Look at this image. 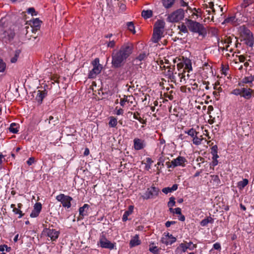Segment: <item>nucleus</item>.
I'll use <instances>...</instances> for the list:
<instances>
[{"mask_svg": "<svg viewBox=\"0 0 254 254\" xmlns=\"http://www.w3.org/2000/svg\"><path fill=\"white\" fill-rule=\"evenodd\" d=\"M19 54H20V51H16L15 52L14 57H13L12 58H11V62L12 63H15L17 61V58L19 56Z\"/></svg>", "mask_w": 254, "mask_h": 254, "instance_id": "obj_49", "label": "nucleus"}, {"mask_svg": "<svg viewBox=\"0 0 254 254\" xmlns=\"http://www.w3.org/2000/svg\"><path fill=\"white\" fill-rule=\"evenodd\" d=\"M26 162L29 166H30L35 162V159L34 157H30L28 159Z\"/></svg>", "mask_w": 254, "mask_h": 254, "instance_id": "obj_56", "label": "nucleus"}, {"mask_svg": "<svg viewBox=\"0 0 254 254\" xmlns=\"http://www.w3.org/2000/svg\"><path fill=\"white\" fill-rule=\"evenodd\" d=\"M11 208H12V211L15 214H18V218H20L23 216L24 214L22 213V211L20 210L19 208H17L15 207V205L14 204H12L10 205Z\"/></svg>", "mask_w": 254, "mask_h": 254, "instance_id": "obj_25", "label": "nucleus"}, {"mask_svg": "<svg viewBox=\"0 0 254 254\" xmlns=\"http://www.w3.org/2000/svg\"><path fill=\"white\" fill-rule=\"evenodd\" d=\"M92 64L93 66L100 67H102V65L99 63V59L98 58H96L92 63Z\"/></svg>", "mask_w": 254, "mask_h": 254, "instance_id": "obj_47", "label": "nucleus"}, {"mask_svg": "<svg viewBox=\"0 0 254 254\" xmlns=\"http://www.w3.org/2000/svg\"><path fill=\"white\" fill-rule=\"evenodd\" d=\"M251 76L245 77L243 79L242 82L244 83H251L253 82Z\"/></svg>", "mask_w": 254, "mask_h": 254, "instance_id": "obj_48", "label": "nucleus"}, {"mask_svg": "<svg viewBox=\"0 0 254 254\" xmlns=\"http://www.w3.org/2000/svg\"><path fill=\"white\" fill-rule=\"evenodd\" d=\"M27 12L29 14H31L32 16L37 15V12L33 7L29 8L27 9Z\"/></svg>", "mask_w": 254, "mask_h": 254, "instance_id": "obj_52", "label": "nucleus"}, {"mask_svg": "<svg viewBox=\"0 0 254 254\" xmlns=\"http://www.w3.org/2000/svg\"><path fill=\"white\" fill-rule=\"evenodd\" d=\"M97 245L103 249L113 250L115 247V243H113L109 241L103 233L100 235Z\"/></svg>", "mask_w": 254, "mask_h": 254, "instance_id": "obj_4", "label": "nucleus"}, {"mask_svg": "<svg viewBox=\"0 0 254 254\" xmlns=\"http://www.w3.org/2000/svg\"><path fill=\"white\" fill-rule=\"evenodd\" d=\"M208 7L212 10L213 12H215V9H214V3L212 2H210L208 3Z\"/></svg>", "mask_w": 254, "mask_h": 254, "instance_id": "obj_59", "label": "nucleus"}, {"mask_svg": "<svg viewBox=\"0 0 254 254\" xmlns=\"http://www.w3.org/2000/svg\"><path fill=\"white\" fill-rule=\"evenodd\" d=\"M175 223V221H167L165 223V226L166 227H169L172 224H174Z\"/></svg>", "mask_w": 254, "mask_h": 254, "instance_id": "obj_62", "label": "nucleus"}, {"mask_svg": "<svg viewBox=\"0 0 254 254\" xmlns=\"http://www.w3.org/2000/svg\"><path fill=\"white\" fill-rule=\"evenodd\" d=\"M206 12H207V13L205 14V16H207V17H206L207 18H208L209 19H211V20H212L213 18V16L212 15L211 16V17H210L209 16V15H210V10H206Z\"/></svg>", "mask_w": 254, "mask_h": 254, "instance_id": "obj_58", "label": "nucleus"}, {"mask_svg": "<svg viewBox=\"0 0 254 254\" xmlns=\"http://www.w3.org/2000/svg\"><path fill=\"white\" fill-rule=\"evenodd\" d=\"M133 147L135 150H139L143 149L146 145L145 140L137 137L133 139Z\"/></svg>", "mask_w": 254, "mask_h": 254, "instance_id": "obj_10", "label": "nucleus"}, {"mask_svg": "<svg viewBox=\"0 0 254 254\" xmlns=\"http://www.w3.org/2000/svg\"><path fill=\"white\" fill-rule=\"evenodd\" d=\"M134 206L133 205H129L127 211H126L123 216L122 220L125 222L128 219V216L133 212Z\"/></svg>", "mask_w": 254, "mask_h": 254, "instance_id": "obj_22", "label": "nucleus"}, {"mask_svg": "<svg viewBox=\"0 0 254 254\" xmlns=\"http://www.w3.org/2000/svg\"><path fill=\"white\" fill-rule=\"evenodd\" d=\"M175 198L174 197H171L169 198V201L168 202V206L169 208H173L172 207L175 205Z\"/></svg>", "mask_w": 254, "mask_h": 254, "instance_id": "obj_40", "label": "nucleus"}, {"mask_svg": "<svg viewBox=\"0 0 254 254\" xmlns=\"http://www.w3.org/2000/svg\"><path fill=\"white\" fill-rule=\"evenodd\" d=\"M242 88L241 89H235L233 90L231 93L235 95H242Z\"/></svg>", "mask_w": 254, "mask_h": 254, "instance_id": "obj_50", "label": "nucleus"}, {"mask_svg": "<svg viewBox=\"0 0 254 254\" xmlns=\"http://www.w3.org/2000/svg\"><path fill=\"white\" fill-rule=\"evenodd\" d=\"M217 153V146L216 145H214L211 148V154H213L214 153Z\"/></svg>", "mask_w": 254, "mask_h": 254, "instance_id": "obj_60", "label": "nucleus"}, {"mask_svg": "<svg viewBox=\"0 0 254 254\" xmlns=\"http://www.w3.org/2000/svg\"><path fill=\"white\" fill-rule=\"evenodd\" d=\"M211 182L213 183V185L215 186H218L220 184V180L217 175H211Z\"/></svg>", "mask_w": 254, "mask_h": 254, "instance_id": "obj_28", "label": "nucleus"}, {"mask_svg": "<svg viewBox=\"0 0 254 254\" xmlns=\"http://www.w3.org/2000/svg\"><path fill=\"white\" fill-rule=\"evenodd\" d=\"M115 114L117 115H123L124 112V110L122 108H118V107H116L114 110Z\"/></svg>", "mask_w": 254, "mask_h": 254, "instance_id": "obj_45", "label": "nucleus"}, {"mask_svg": "<svg viewBox=\"0 0 254 254\" xmlns=\"http://www.w3.org/2000/svg\"><path fill=\"white\" fill-rule=\"evenodd\" d=\"M253 2V0H243V2L242 4V6L244 7H247Z\"/></svg>", "mask_w": 254, "mask_h": 254, "instance_id": "obj_46", "label": "nucleus"}, {"mask_svg": "<svg viewBox=\"0 0 254 254\" xmlns=\"http://www.w3.org/2000/svg\"><path fill=\"white\" fill-rule=\"evenodd\" d=\"M141 244V240L139 239L138 235H135L131 237V239L129 241V247L130 248H133L138 246Z\"/></svg>", "mask_w": 254, "mask_h": 254, "instance_id": "obj_14", "label": "nucleus"}, {"mask_svg": "<svg viewBox=\"0 0 254 254\" xmlns=\"http://www.w3.org/2000/svg\"><path fill=\"white\" fill-rule=\"evenodd\" d=\"M169 211L170 212L173 213H175L178 215H181L182 214V210L179 207H177L176 208H169Z\"/></svg>", "mask_w": 254, "mask_h": 254, "instance_id": "obj_42", "label": "nucleus"}, {"mask_svg": "<svg viewBox=\"0 0 254 254\" xmlns=\"http://www.w3.org/2000/svg\"><path fill=\"white\" fill-rule=\"evenodd\" d=\"M185 132L192 137V139L198 134V132L196 131L193 128H191L188 130H186L185 131Z\"/></svg>", "mask_w": 254, "mask_h": 254, "instance_id": "obj_27", "label": "nucleus"}, {"mask_svg": "<svg viewBox=\"0 0 254 254\" xmlns=\"http://www.w3.org/2000/svg\"><path fill=\"white\" fill-rule=\"evenodd\" d=\"M246 44L247 46L250 47H253L254 44V38L253 35L252 37H248V39L246 41Z\"/></svg>", "mask_w": 254, "mask_h": 254, "instance_id": "obj_36", "label": "nucleus"}, {"mask_svg": "<svg viewBox=\"0 0 254 254\" xmlns=\"http://www.w3.org/2000/svg\"><path fill=\"white\" fill-rule=\"evenodd\" d=\"M5 64L1 60H0V72H3L5 68Z\"/></svg>", "mask_w": 254, "mask_h": 254, "instance_id": "obj_53", "label": "nucleus"}, {"mask_svg": "<svg viewBox=\"0 0 254 254\" xmlns=\"http://www.w3.org/2000/svg\"><path fill=\"white\" fill-rule=\"evenodd\" d=\"M212 155L213 160H217V159L219 158V156L218 155L217 153H215L214 152L213 154H212Z\"/></svg>", "mask_w": 254, "mask_h": 254, "instance_id": "obj_64", "label": "nucleus"}, {"mask_svg": "<svg viewBox=\"0 0 254 254\" xmlns=\"http://www.w3.org/2000/svg\"><path fill=\"white\" fill-rule=\"evenodd\" d=\"M175 0H162L164 6L167 8L171 7L174 4Z\"/></svg>", "mask_w": 254, "mask_h": 254, "instance_id": "obj_30", "label": "nucleus"}, {"mask_svg": "<svg viewBox=\"0 0 254 254\" xmlns=\"http://www.w3.org/2000/svg\"><path fill=\"white\" fill-rule=\"evenodd\" d=\"M187 162V161L185 157L179 156L177 158L173 159L171 161V164L174 167L179 166H185V163Z\"/></svg>", "mask_w": 254, "mask_h": 254, "instance_id": "obj_12", "label": "nucleus"}, {"mask_svg": "<svg viewBox=\"0 0 254 254\" xmlns=\"http://www.w3.org/2000/svg\"><path fill=\"white\" fill-rule=\"evenodd\" d=\"M161 241L163 244L166 245H172L176 241V238L169 233H164L162 238Z\"/></svg>", "mask_w": 254, "mask_h": 254, "instance_id": "obj_8", "label": "nucleus"}, {"mask_svg": "<svg viewBox=\"0 0 254 254\" xmlns=\"http://www.w3.org/2000/svg\"><path fill=\"white\" fill-rule=\"evenodd\" d=\"M178 185L177 184H174L173 185L172 187H171V189L172 191H175L178 189Z\"/></svg>", "mask_w": 254, "mask_h": 254, "instance_id": "obj_63", "label": "nucleus"}, {"mask_svg": "<svg viewBox=\"0 0 254 254\" xmlns=\"http://www.w3.org/2000/svg\"><path fill=\"white\" fill-rule=\"evenodd\" d=\"M162 192L165 194H167L169 192H171L172 190L170 187L164 188L162 190Z\"/></svg>", "mask_w": 254, "mask_h": 254, "instance_id": "obj_55", "label": "nucleus"}, {"mask_svg": "<svg viewBox=\"0 0 254 254\" xmlns=\"http://www.w3.org/2000/svg\"><path fill=\"white\" fill-rule=\"evenodd\" d=\"M253 90L250 88H242L241 96L246 99H249L252 97Z\"/></svg>", "mask_w": 254, "mask_h": 254, "instance_id": "obj_19", "label": "nucleus"}, {"mask_svg": "<svg viewBox=\"0 0 254 254\" xmlns=\"http://www.w3.org/2000/svg\"><path fill=\"white\" fill-rule=\"evenodd\" d=\"M118 124L117 119L114 117H110L109 125L111 127H115Z\"/></svg>", "mask_w": 254, "mask_h": 254, "instance_id": "obj_34", "label": "nucleus"}, {"mask_svg": "<svg viewBox=\"0 0 254 254\" xmlns=\"http://www.w3.org/2000/svg\"><path fill=\"white\" fill-rule=\"evenodd\" d=\"M159 189L155 187H151L147 189L144 194L142 195L144 199H148L157 196L158 194Z\"/></svg>", "mask_w": 254, "mask_h": 254, "instance_id": "obj_7", "label": "nucleus"}, {"mask_svg": "<svg viewBox=\"0 0 254 254\" xmlns=\"http://www.w3.org/2000/svg\"><path fill=\"white\" fill-rule=\"evenodd\" d=\"M183 72L179 73L178 76L179 77V80L181 82H186V71L183 70Z\"/></svg>", "mask_w": 254, "mask_h": 254, "instance_id": "obj_38", "label": "nucleus"}, {"mask_svg": "<svg viewBox=\"0 0 254 254\" xmlns=\"http://www.w3.org/2000/svg\"><path fill=\"white\" fill-rule=\"evenodd\" d=\"M214 219L210 216L207 217L200 222V225L202 227L206 226L208 223H213Z\"/></svg>", "mask_w": 254, "mask_h": 254, "instance_id": "obj_26", "label": "nucleus"}, {"mask_svg": "<svg viewBox=\"0 0 254 254\" xmlns=\"http://www.w3.org/2000/svg\"><path fill=\"white\" fill-rule=\"evenodd\" d=\"M146 58V55L145 53H141L140 54L137 58L136 60L141 61L145 59Z\"/></svg>", "mask_w": 254, "mask_h": 254, "instance_id": "obj_54", "label": "nucleus"}, {"mask_svg": "<svg viewBox=\"0 0 254 254\" xmlns=\"http://www.w3.org/2000/svg\"><path fill=\"white\" fill-rule=\"evenodd\" d=\"M116 41L115 40H110L107 42V46L108 48H114L116 46Z\"/></svg>", "mask_w": 254, "mask_h": 254, "instance_id": "obj_44", "label": "nucleus"}, {"mask_svg": "<svg viewBox=\"0 0 254 254\" xmlns=\"http://www.w3.org/2000/svg\"><path fill=\"white\" fill-rule=\"evenodd\" d=\"M41 21L38 18H34L30 21V25L32 28V31H37L40 29Z\"/></svg>", "mask_w": 254, "mask_h": 254, "instance_id": "obj_18", "label": "nucleus"}, {"mask_svg": "<svg viewBox=\"0 0 254 254\" xmlns=\"http://www.w3.org/2000/svg\"><path fill=\"white\" fill-rule=\"evenodd\" d=\"M240 30L242 34L248 37H252L253 35L250 30L244 26H241L240 28Z\"/></svg>", "mask_w": 254, "mask_h": 254, "instance_id": "obj_23", "label": "nucleus"}, {"mask_svg": "<svg viewBox=\"0 0 254 254\" xmlns=\"http://www.w3.org/2000/svg\"><path fill=\"white\" fill-rule=\"evenodd\" d=\"M164 30L154 29L153 34L152 38V41L154 43H157L160 39L163 34Z\"/></svg>", "mask_w": 254, "mask_h": 254, "instance_id": "obj_16", "label": "nucleus"}, {"mask_svg": "<svg viewBox=\"0 0 254 254\" xmlns=\"http://www.w3.org/2000/svg\"><path fill=\"white\" fill-rule=\"evenodd\" d=\"M167 71H166V75L170 78H174V75L173 74V68L170 66L167 67Z\"/></svg>", "mask_w": 254, "mask_h": 254, "instance_id": "obj_35", "label": "nucleus"}, {"mask_svg": "<svg viewBox=\"0 0 254 254\" xmlns=\"http://www.w3.org/2000/svg\"><path fill=\"white\" fill-rule=\"evenodd\" d=\"M47 92L44 91H40L38 90L37 95L36 97V101L39 103L41 104L42 103L43 99L47 96Z\"/></svg>", "mask_w": 254, "mask_h": 254, "instance_id": "obj_20", "label": "nucleus"}, {"mask_svg": "<svg viewBox=\"0 0 254 254\" xmlns=\"http://www.w3.org/2000/svg\"><path fill=\"white\" fill-rule=\"evenodd\" d=\"M128 29L133 34L135 33L134 26L132 22H128L127 23Z\"/></svg>", "mask_w": 254, "mask_h": 254, "instance_id": "obj_41", "label": "nucleus"}, {"mask_svg": "<svg viewBox=\"0 0 254 254\" xmlns=\"http://www.w3.org/2000/svg\"><path fill=\"white\" fill-rule=\"evenodd\" d=\"M184 10L180 8L169 14L167 19L170 22H178L184 18Z\"/></svg>", "mask_w": 254, "mask_h": 254, "instance_id": "obj_3", "label": "nucleus"}, {"mask_svg": "<svg viewBox=\"0 0 254 254\" xmlns=\"http://www.w3.org/2000/svg\"><path fill=\"white\" fill-rule=\"evenodd\" d=\"M141 15L145 19L149 18L152 16V11L150 10H144L142 11Z\"/></svg>", "mask_w": 254, "mask_h": 254, "instance_id": "obj_31", "label": "nucleus"}, {"mask_svg": "<svg viewBox=\"0 0 254 254\" xmlns=\"http://www.w3.org/2000/svg\"><path fill=\"white\" fill-rule=\"evenodd\" d=\"M10 249V248L8 247L7 246H6L5 245H1L0 246V252H3L5 250L6 252H9Z\"/></svg>", "mask_w": 254, "mask_h": 254, "instance_id": "obj_51", "label": "nucleus"}, {"mask_svg": "<svg viewBox=\"0 0 254 254\" xmlns=\"http://www.w3.org/2000/svg\"><path fill=\"white\" fill-rule=\"evenodd\" d=\"M180 64H182V66L184 67V71L187 70L188 72L192 70L191 62L188 59H184L183 62Z\"/></svg>", "mask_w": 254, "mask_h": 254, "instance_id": "obj_15", "label": "nucleus"}, {"mask_svg": "<svg viewBox=\"0 0 254 254\" xmlns=\"http://www.w3.org/2000/svg\"><path fill=\"white\" fill-rule=\"evenodd\" d=\"M180 4L181 6H187L188 8V9L189 10H191L192 11L193 10H195L196 11V9L194 8L193 10L191 9V8L188 5V3L185 1L184 0H181L180 1Z\"/></svg>", "mask_w": 254, "mask_h": 254, "instance_id": "obj_43", "label": "nucleus"}, {"mask_svg": "<svg viewBox=\"0 0 254 254\" xmlns=\"http://www.w3.org/2000/svg\"><path fill=\"white\" fill-rule=\"evenodd\" d=\"M178 28L180 31L184 33H188V27L187 25H185L184 23L178 26Z\"/></svg>", "mask_w": 254, "mask_h": 254, "instance_id": "obj_39", "label": "nucleus"}, {"mask_svg": "<svg viewBox=\"0 0 254 254\" xmlns=\"http://www.w3.org/2000/svg\"><path fill=\"white\" fill-rule=\"evenodd\" d=\"M249 181L247 179H243L242 181L238 183V187L240 189H244L248 184Z\"/></svg>", "mask_w": 254, "mask_h": 254, "instance_id": "obj_33", "label": "nucleus"}, {"mask_svg": "<svg viewBox=\"0 0 254 254\" xmlns=\"http://www.w3.org/2000/svg\"><path fill=\"white\" fill-rule=\"evenodd\" d=\"M56 199L61 202L63 206L65 208H69L71 206V201L72 198L68 195L61 193L56 196Z\"/></svg>", "mask_w": 254, "mask_h": 254, "instance_id": "obj_5", "label": "nucleus"}, {"mask_svg": "<svg viewBox=\"0 0 254 254\" xmlns=\"http://www.w3.org/2000/svg\"><path fill=\"white\" fill-rule=\"evenodd\" d=\"M213 247L215 250H219L221 249L220 244L218 243H216L213 244Z\"/></svg>", "mask_w": 254, "mask_h": 254, "instance_id": "obj_57", "label": "nucleus"}, {"mask_svg": "<svg viewBox=\"0 0 254 254\" xmlns=\"http://www.w3.org/2000/svg\"><path fill=\"white\" fill-rule=\"evenodd\" d=\"M203 139V138L202 137V135H200V137H198V135H197L195 137H193V138L192 139V141L194 145H199L201 143Z\"/></svg>", "mask_w": 254, "mask_h": 254, "instance_id": "obj_29", "label": "nucleus"}, {"mask_svg": "<svg viewBox=\"0 0 254 254\" xmlns=\"http://www.w3.org/2000/svg\"><path fill=\"white\" fill-rule=\"evenodd\" d=\"M186 24L191 32L198 33L199 35H203L206 33L205 29L202 24L189 19H186Z\"/></svg>", "mask_w": 254, "mask_h": 254, "instance_id": "obj_2", "label": "nucleus"}, {"mask_svg": "<svg viewBox=\"0 0 254 254\" xmlns=\"http://www.w3.org/2000/svg\"><path fill=\"white\" fill-rule=\"evenodd\" d=\"M89 205L87 204H84L83 206L80 207L79 209V217L82 219L85 216L87 215V209Z\"/></svg>", "mask_w": 254, "mask_h": 254, "instance_id": "obj_21", "label": "nucleus"}, {"mask_svg": "<svg viewBox=\"0 0 254 254\" xmlns=\"http://www.w3.org/2000/svg\"><path fill=\"white\" fill-rule=\"evenodd\" d=\"M195 247V245L191 242L187 243V244L181 243L175 250L174 254H182L183 253L186 252L187 249H190V250H191Z\"/></svg>", "mask_w": 254, "mask_h": 254, "instance_id": "obj_6", "label": "nucleus"}, {"mask_svg": "<svg viewBox=\"0 0 254 254\" xmlns=\"http://www.w3.org/2000/svg\"><path fill=\"white\" fill-rule=\"evenodd\" d=\"M134 98L132 96H124L120 99V104L122 107H129L133 103Z\"/></svg>", "mask_w": 254, "mask_h": 254, "instance_id": "obj_9", "label": "nucleus"}, {"mask_svg": "<svg viewBox=\"0 0 254 254\" xmlns=\"http://www.w3.org/2000/svg\"><path fill=\"white\" fill-rule=\"evenodd\" d=\"M165 22L163 20H157L154 25V29L164 30Z\"/></svg>", "mask_w": 254, "mask_h": 254, "instance_id": "obj_24", "label": "nucleus"}, {"mask_svg": "<svg viewBox=\"0 0 254 254\" xmlns=\"http://www.w3.org/2000/svg\"><path fill=\"white\" fill-rule=\"evenodd\" d=\"M153 163L152 160L150 158H147L146 159V164H148V165H151L152 163Z\"/></svg>", "mask_w": 254, "mask_h": 254, "instance_id": "obj_61", "label": "nucleus"}, {"mask_svg": "<svg viewBox=\"0 0 254 254\" xmlns=\"http://www.w3.org/2000/svg\"><path fill=\"white\" fill-rule=\"evenodd\" d=\"M9 131L13 133H16L18 131L17 125L15 123H12L9 127Z\"/></svg>", "mask_w": 254, "mask_h": 254, "instance_id": "obj_37", "label": "nucleus"}, {"mask_svg": "<svg viewBox=\"0 0 254 254\" xmlns=\"http://www.w3.org/2000/svg\"><path fill=\"white\" fill-rule=\"evenodd\" d=\"M149 251L154 254H158L159 250L157 247L154 246V244H151L149 245Z\"/></svg>", "mask_w": 254, "mask_h": 254, "instance_id": "obj_32", "label": "nucleus"}, {"mask_svg": "<svg viewBox=\"0 0 254 254\" xmlns=\"http://www.w3.org/2000/svg\"><path fill=\"white\" fill-rule=\"evenodd\" d=\"M132 51L133 46L129 43L124 44L119 49L114 50L112 53V66L115 68L122 66Z\"/></svg>", "mask_w": 254, "mask_h": 254, "instance_id": "obj_1", "label": "nucleus"}, {"mask_svg": "<svg viewBox=\"0 0 254 254\" xmlns=\"http://www.w3.org/2000/svg\"><path fill=\"white\" fill-rule=\"evenodd\" d=\"M45 233L47 236L51 238L52 241L56 240L59 237L60 232L58 231L53 229H47L45 230Z\"/></svg>", "mask_w": 254, "mask_h": 254, "instance_id": "obj_11", "label": "nucleus"}, {"mask_svg": "<svg viewBox=\"0 0 254 254\" xmlns=\"http://www.w3.org/2000/svg\"><path fill=\"white\" fill-rule=\"evenodd\" d=\"M42 209V204L40 202L36 203L34 205L33 209L32 210L30 216L32 218L37 217L40 213Z\"/></svg>", "mask_w": 254, "mask_h": 254, "instance_id": "obj_13", "label": "nucleus"}, {"mask_svg": "<svg viewBox=\"0 0 254 254\" xmlns=\"http://www.w3.org/2000/svg\"><path fill=\"white\" fill-rule=\"evenodd\" d=\"M102 69V67L93 66V69L88 73V78H94L99 74Z\"/></svg>", "mask_w": 254, "mask_h": 254, "instance_id": "obj_17", "label": "nucleus"}]
</instances>
